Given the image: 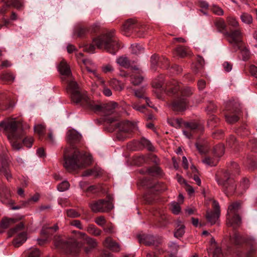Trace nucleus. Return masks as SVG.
I'll use <instances>...</instances> for the list:
<instances>
[{
    "label": "nucleus",
    "mask_w": 257,
    "mask_h": 257,
    "mask_svg": "<svg viewBox=\"0 0 257 257\" xmlns=\"http://www.w3.org/2000/svg\"><path fill=\"white\" fill-rule=\"evenodd\" d=\"M71 91L72 100L75 103H80L83 107L94 112H101L103 115V120L107 123H111L117 120V117L114 115L117 103L110 102L100 104L91 100L86 94L80 91L77 84L72 82L69 87Z\"/></svg>",
    "instance_id": "f257e3e1"
},
{
    "label": "nucleus",
    "mask_w": 257,
    "mask_h": 257,
    "mask_svg": "<svg viewBox=\"0 0 257 257\" xmlns=\"http://www.w3.org/2000/svg\"><path fill=\"white\" fill-rule=\"evenodd\" d=\"M67 141L72 147L80 142L81 136L77 132L69 130L67 133ZM64 167L69 171L84 168L91 163L92 157L85 152H80L74 147L66 149L63 154Z\"/></svg>",
    "instance_id": "f03ea898"
},
{
    "label": "nucleus",
    "mask_w": 257,
    "mask_h": 257,
    "mask_svg": "<svg viewBox=\"0 0 257 257\" xmlns=\"http://www.w3.org/2000/svg\"><path fill=\"white\" fill-rule=\"evenodd\" d=\"M168 94H175L179 92L180 96L174 99L170 104V107L175 111H183L186 109L188 101L187 97L192 94V91L190 87L182 88L181 84L176 80L169 82L166 87Z\"/></svg>",
    "instance_id": "7ed1b4c3"
},
{
    "label": "nucleus",
    "mask_w": 257,
    "mask_h": 257,
    "mask_svg": "<svg viewBox=\"0 0 257 257\" xmlns=\"http://www.w3.org/2000/svg\"><path fill=\"white\" fill-rule=\"evenodd\" d=\"M93 44L87 45L85 50L90 53H93L96 46L100 49H104L107 52L114 55L120 48V44L117 38L114 35V31L111 30L100 35L93 39Z\"/></svg>",
    "instance_id": "20e7f679"
},
{
    "label": "nucleus",
    "mask_w": 257,
    "mask_h": 257,
    "mask_svg": "<svg viewBox=\"0 0 257 257\" xmlns=\"http://www.w3.org/2000/svg\"><path fill=\"white\" fill-rule=\"evenodd\" d=\"M0 132L6 134L14 150H19L21 148V144L17 142L24 136L22 124L20 121L16 118H10L0 122Z\"/></svg>",
    "instance_id": "39448f33"
},
{
    "label": "nucleus",
    "mask_w": 257,
    "mask_h": 257,
    "mask_svg": "<svg viewBox=\"0 0 257 257\" xmlns=\"http://www.w3.org/2000/svg\"><path fill=\"white\" fill-rule=\"evenodd\" d=\"M55 245L57 247L62 249L65 253L75 255L78 253L82 243L73 238L67 241L58 238L55 241Z\"/></svg>",
    "instance_id": "423d86ee"
},
{
    "label": "nucleus",
    "mask_w": 257,
    "mask_h": 257,
    "mask_svg": "<svg viewBox=\"0 0 257 257\" xmlns=\"http://www.w3.org/2000/svg\"><path fill=\"white\" fill-rule=\"evenodd\" d=\"M241 204L239 202L231 203L228 207L226 224L228 226L235 228L239 226L241 223V218L238 214Z\"/></svg>",
    "instance_id": "0eeeda50"
},
{
    "label": "nucleus",
    "mask_w": 257,
    "mask_h": 257,
    "mask_svg": "<svg viewBox=\"0 0 257 257\" xmlns=\"http://www.w3.org/2000/svg\"><path fill=\"white\" fill-rule=\"evenodd\" d=\"M115 128H118L119 131L116 136L117 139L123 141L126 138L130 137V134L136 131L138 127L136 123L125 120L117 123Z\"/></svg>",
    "instance_id": "6e6552de"
},
{
    "label": "nucleus",
    "mask_w": 257,
    "mask_h": 257,
    "mask_svg": "<svg viewBox=\"0 0 257 257\" xmlns=\"http://www.w3.org/2000/svg\"><path fill=\"white\" fill-rule=\"evenodd\" d=\"M216 181L218 184L222 187V190L227 196L232 194L236 190V185L234 181L230 177V174L228 171L224 172L223 178H218L216 176Z\"/></svg>",
    "instance_id": "1a4fd4ad"
},
{
    "label": "nucleus",
    "mask_w": 257,
    "mask_h": 257,
    "mask_svg": "<svg viewBox=\"0 0 257 257\" xmlns=\"http://www.w3.org/2000/svg\"><path fill=\"white\" fill-rule=\"evenodd\" d=\"M58 70L62 75L61 79L62 81H66V82L68 83V85L66 88L67 92L70 95L71 98V91L69 89V85L70 84V83L72 82L75 83L77 84V87L79 88L80 91H81L77 82L73 80L72 78V74L70 69V67L65 61L63 60L60 62L58 66Z\"/></svg>",
    "instance_id": "9d476101"
},
{
    "label": "nucleus",
    "mask_w": 257,
    "mask_h": 257,
    "mask_svg": "<svg viewBox=\"0 0 257 257\" xmlns=\"http://www.w3.org/2000/svg\"><path fill=\"white\" fill-rule=\"evenodd\" d=\"M89 207L94 213H104L108 212L111 210L113 205L110 200L99 199L90 203Z\"/></svg>",
    "instance_id": "9b49d317"
},
{
    "label": "nucleus",
    "mask_w": 257,
    "mask_h": 257,
    "mask_svg": "<svg viewBox=\"0 0 257 257\" xmlns=\"http://www.w3.org/2000/svg\"><path fill=\"white\" fill-rule=\"evenodd\" d=\"M226 113L225 114L226 121L229 123H233L239 119L240 109L236 103L229 102L226 105Z\"/></svg>",
    "instance_id": "f8f14e48"
},
{
    "label": "nucleus",
    "mask_w": 257,
    "mask_h": 257,
    "mask_svg": "<svg viewBox=\"0 0 257 257\" xmlns=\"http://www.w3.org/2000/svg\"><path fill=\"white\" fill-rule=\"evenodd\" d=\"M184 125L186 130L183 131V133L189 139L194 138L195 134L201 133L204 130L203 125L195 121L184 122Z\"/></svg>",
    "instance_id": "ddd939ff"
},
{
    "label": "nucleus",
    "mask_w": 257,
    "mask_h": 257,
    "mask_svg": "<svg viewBox=\"0 0 257 257\" xmlns=\"http://www.w3.org/2000/svg\"><path fill=\"white\" fill-rule=\"evenodd\" d=\"M122 29L124 34L128 36L133 32L140 33L143 32L145 28L137 23L135 20L128 19L124 23Z\"/></svg>",
    "instance_id": "4468645a"
},
{
    "label": "nucleus",
    "mask_w": 257,
    "mask_h": 257,
    "mask_svg": "<svg viewBox=\"0 0 257 257\" xmlns=\"http://www.w3.org/2000/svg\"><path fill=\"white\" fill-rule=\"evenodd\" d=\"M225 35L230 38L228 40V42L233 44L234 49L236 51L240 49L242 34L239 29L232 30L230 32H226Z\"/></svg>",
    "instance_id": "2eb2a0df"
},
{
    "label": "nucleus",
    "mask_w": 257,
    "mask_h": 257,
    "mask_svg": "<svg viewBox=\"0 0 257 257\" xmlns=\"http://www.w3.org/2000/svg\"><path fill=\"white\" fill-rule=\"evenodd\" d=\"M8 164L5 152L0 148V172L3 173L7 179L9 181L12 178V176L8 167Z\"/></svg>",
    "instance_id": "dca6fc26"
},
{
    "label": "nucleus",
    "mask_w": 257,
    "mask_h": 257,
    "mask_svg": "<svg viewBox=\"0 0 257 257\" xmlns=\"http://www.w3.org/2000/svg\"><path fill=\"white\" fill-rule=\"evenodd\" d=\"M233 241L237 245L245 242L253 246L255 244V240L253 237H244L238 233H235L233 237Z\"/></svg>",
    "instance_id": "f3484780"
},
{
    "label": "nucleus",
    "mask_w": 257,
    "mask_h": 257,
    "mask_svg": "<svg viewBox=\"0 0 257 257\" xmlns=\"http://www.w3.org/2000/svg\"><path fill=\"white\" fill-rule=\"evenodd\" d=\"M73 232L77 233L79 235L80 237L83 238L85 240L86 243L89 245V247H85V250L87 253L89 252L92 248H93L97 246V243L96 240L94 239L87 237L85 233L76 231H74Z\"/></svg>",
    "instance_id": "a211bd4d"
},
{
    "label": "nucleus",
    "mask_w": 257,
    "mask_h": 257,
    "mask_svg": "<svg viewBox=\"0 0 257 257\" xmlns=\"http://www.w3.org/2000/svg\"><path fill=\"white\" fill-rule=\"evenodd\" d=\"M185 225L180 220H177L175 222V230L174 236L176 238H180L183 236L185 233Z\"/></svg>",
    "instance_id": "6ab92c4d"
},
{
    "label": "nucleus",
    "mask_w": 257,
    "mask_h": 257,
    "mask_svg": "<svg viewBox=\"0 0 257 257\" xmlns=\"http://www.w3.org/2000/svg\"><path fill=\"white\" fill-rule=\"evenodd\" d=\"M104 245L110 250L118 252L120 250L119 245L110 237H107L103 242Z\"/></svg>",
    "instance_id": "aec40b11"
},
{
    "label": "nucleus",
    "mask_w": 257,
    "mask_h": 257,
    "mask_svg": "<svg viewBox=\"0 0 257 257\" xmlns=\"http://www.w3.org/2000/svg\"><path fill=\"white\" fill-rule=\"evenodd\" d=\"M139 242L146 245L155 244V237L153 235L147 234H140L138 236Z\"/></svg>",
    "instance_id": "412c9836"
},
{
    "label": "nucleus",
    "mask_w": 257,
    "mask_h": 257,
    "mask_svg": "<svg viewBox=\"0 0 257 257\" xmlns=\"http://www.w3.org/2000/svg\"><path fill=\"white\" fill-rule=\"evenodd\" d=\"M141 173L144 174L145 172L141 170ZM145 173H147L149 175L154 176H162L163 175L162 170L158 166H154L149 167L146 169Z\"/></svg>",
    "instance_id": "4be33fe9"
},
{
    "label": "nucleus",
    "mask_w": 257,
    "mask_h": 257,
    "mask_svg": "<svg viewBox=\"0 0 257 257\" xmlns=\"http://www.w3.org/2000/svg\"><path fill=\"white\" fill-rule=\"evenodd\" d=\"M27 239V232L23 231L19 233L14 239V245L16 247H19L26 241Z\"/></svg>",
    "instance_id": "5701e85b"
},
{
    "label": "nucleus",
    "mask_w": 257,
    "mask_h": 257,
    "mask_svg": "<svg viewBox=\"0 0 257 257\" xmlns=\"http://www.w3.org/2000/svg\"><path fill=\"white\" fill-rule=\"evenodd\" d=\"M15 79V76L11 72H5L0 75V79L8 84L13 82Z\"/></svg>",
    "instance_id": "b1692460"
},
{
    "label": "nucleus",
    "mask_w": 257,
    "mask_h": 257,
    "mask_svg": "<svg viewBox=\"0 0 257 257\" xmlns=\"http://www.w3.org/2000/svg\"><path fill=\"white\" fill-rule=\"evenodd\" d=\"M195 146L199 152L201 154H205L209 150V147L207 142L203 141V142L198 141Z\"/></svg>",
    "instance_id": "393cba45"
},
{
    "label": "nucleus",
    "mask_w": 257,
    "mask_h": 257,
    "mask_svg": "<svg viewBox=\"0 0 257 257\" xmlns=\"http://www.w3.org/2000/svg\"><path fill=\"white\" fill-rule=\"evenodd\" d=\"M83 62L85 65L86 69L87 70V71L90 73H92L95 75V76L96 77V78H97L98 81L99 83H101L103 84L104 83V79L96 73L95 69H92L88 66V64L90 62V61L89 60L84 59L83 60Z\"/></svg>",
    "instance_id": "a878e982"
},
{
    "label": "nucleus",
    "mask_w": 257,
    "mask_h": 257,
    "mask_svg": "<svg viewBox=\"0 0 257 257\" xmlns=\"http://www.w3.org/2000/svg\"><path fill=\"white\" fill-rule=\"evenodd\" d=\"M116 62L119 66L125 68H128L131 66L130 61L125 56H120L118 57L116 60Z\"/></svg>",
    "instance_id": "bb28decb"
},
{
    "label": "nucleus",
    "mask_w": 257,
    "mask_h": 257,
    "mask_svg": "<svg viewBox=\"0 0 257 257\" xmlns=\"http://www.w3.org/2000/svg\"><path fill=\"white\" fill-rule=\"evenodd\" d=\"M220 214L212 211H207L206 217L208 221L211 224H214L219 217Z\"/></svg>",
    "instance_id": "cd10ccee"
},
{
    "label": "nucleus",
    "mask_w": 257,
    "mask_h": 257,
    "mask_svg": "<svg viewBox=\"0 0 257 257\" xmlns=\"http://www.w3.org/2000/svg\"><path fill=\"white\" fill-rule=\"evenodd\" d=\"M109 85L116 91H120L123 89L121 82L115 78H113L109 81Z\"/></svg>",
    "instance_id": "c85d7f7f"
},
{
    "label": "nucleus",
    "mask_w": 257,
    "mask_h": 257,
    "mask_svg": "<svg viewBox=\"0 0 257 257\" xmlns=\"http://www.w3.org/2000/svg\"><path fill=\"white\" fill-rule=\"evenodd\" d=\"M218 159L219 158L215 157V156H214L213 158L207 157L202 160V162L209 166H215L218 163Z\"/></svg>",
    "instance_id": "c756f323"
},
{
    "label": "nucleus",
    "mask_w": 257,
    "mask_h": 257,
    "mask_svg": "<svg viewBox=\"0 0 257 257\" xmlns=\"http://www.w3.org/2000/svg\"><path fill=\"white\" fill-rule=\"evenodd\" d=\"M214 25L220 32H222L226 29V24L222 18H217L214 22Z\"/></svg>",
    "instance_id": "7c9ffc66"
},
{
    "label": "nucleus",
    "mask_w": 257,
    "mask_h": 257,
    "mask_svg": "<svg viewBox=\"0 0 257 257\" xmlns=\"http://www.w3.org/2000/svg\"><path fill=\"white\" fill-rule=\"evenodd\" d=\"M227 145L231 148L234 150H238L237 146L238 145L236 139L233 136H230L227 140Z\"/></svg>",
    "instance_id": "2f4dec72"
},
{
    "label": "nucleus",
    "mask_w": 257,
    "mask_h": 257,
    "mask_svg": "<svg viewBox=\"0 0 257 257\" xmlns=\"http://www.w3.org/2000/svg\"><path fill=\"white\" fill-rule=\"evenodd\" d=\"M224 152V147L222 144H219L216 146L213 150L214 156L217 157L218 158L222 156Z\"/></svg>",
    "instance_id": "473e14b6"
},
{
    "label": "nucleus",
    "mask_w": 257,
    "mask_h": 257,
    "mask_svg": "<svg viewBox=\"0 0 257 257\" xmlns=\"http://www.w3.org/2000/svg\"><path fill=\"white\" fill-rule=\"evenodd\" d=\"M24 228V224L22 222L18 224L15 227L11 228L8 231V234L10 237L13 235L15 233L22 230Z\"/></svg>",
    "instance_id": "72a5a7b5"
},
{
    "label": "nucleus",
    "mask_w": 257,
    "mask_h": 257,
    "mask_svg": "<svg viewBox=\"0 0 257 257\" xmlns=\"http://www.w3.org/2000/svg\"><path fill=\"white\" fill-rule=\"evenodd\" d=\"M87 231L89 233L95 236H99L101 233V231L93 224L89 225Z\"/></svg>",
    "instance_id": "f704fd0d"
},
{
    "label": "nucleus",
    "mask_w": 257,
    "mask_h": 257,
    "mask_svg": "<svg viewBox=\"0 0 257 257\" xmlns=\"http://www.w3.org/2000/svg\"><path fill=\"white\" fill-rule=\"evenodd\" d=\"M100 171L97 169L93 168L91 169H88L85 171L82 176L84 177H87L90 176H93L95 177H98L100 174Z\"/></svg>",
    "instance_id": "c9c22d12"
},
{
    "label": "nucleus",
    "mask_w": 257,
    "mask_h": 257,
    "mask_svg": "<svg viewBox=\"0 0 257 257\" xmlns=\"http://www.w3.org/2000/svg\"><path fill=\"white\" fill-rule=\"evenodd\" d=\"M173 80H172V81ZM171 81H172V80H171ZM170 82H171V81H170ZM169 82H170V81H169ZM168 83H169V82L166 84H167ZM164 80L163 79V77H161L160 78V79H159V80H155L153 82L152 85L154 87H155L158 89L162 88L163 90L164 89L165 91L167 92V91L166 90V88H165L164 86ZM165 87H166V86H165Z\"/></svg>",
    "instance_id": "e433bc0d"
},
{
    "label": "nucleus",
    "mask_w": 257,
    "mask_h": 257,
    "mask_svg": "<svg viewBox=\"0 0 257 257\" xmlns=\"http://www.w3.org/2000/svg\"><path fill=\"white\" fill-rule=\"evenodd\" d=\"M160 57L156 54L153 55L151 57V68L154 71H156L159 60Z\"/></svg>",
    "instance_id": "4c0bfd02"
},
{
    "label": "nucleus",
    "mask_w": 257,
    "mask_h": 257,
    "mask_svg": "<svg viewBox=\"0 0 257 257\" xmlns=\"http://www.w3.org/2000/svg\"><path fill=\"white\" fill-rule=\"evenodd\" d=\"M169 61L165 57H160L158 67L164 69H168L169 67Z\"/></svg>",
    "instance_id": "58836bf2"
},
{
    "label": "nucleus",
    "mask_w": 257,
    "mask_h": 257,
    "mask_svg": "<svg viewBox=\"0 0 257 257\" xmlns=\"http://www.w3.org/2000/svg\"><path fill=\"white\" fill-rule=\"evenodd\" d=\"M144 77L141 75L132 74L131 76V81L134 85H138L143 81Z\"/></svg>",
    "instance_id": "ea45409f"
},
{
    "label": "nucleus",
    "mask_w": 257,
    "mask_h": 257,
    "mask_svg": "<svg viewBox=\"0 0 257 257\" xmlns=\"http://www.w3.org/2000/svg\"><path fill=\"white\" fill-rule=\"evenodd\" d=\"M240 19L243 23L246 24H250L252 22V16L246 13H243L241 15Z\"/></svg>",
    "instance_id": "a19ab883"
},
{
    "label": "nucleus",
    "mask_w": 257,
    "mask_h": 257,
    "mask_svg": "<svg viewBox=\"0 0 257 257\" xmlns=\"http://www.w3.org/2000/svg\"><path fill=\"white\" fill-rule=\"evenodd\" d=\"M140 144L150 151H153L155 149L150 141L144 138L141 139Z\"/></svg>",
    "instance_id": "79ce46f5"
},
{
    "label": "nucleus",
    "mask_w": 257,
    "mask_h": 257,
    "mask_svg": "<svg viewBox=\"0 0 257 257\" xmlns=\"http://www.w3.org/2000/svg\"><path fill=\"white\" fill-rule=\"evenodd\" d=\"M249 186V180L246 178L243 179L238 187V190H240V193H242L243 191H245L248 188Z\"/></svg>",
    "instance_id": "37998d69"
},
{
    "label": "nucleus",
    "mask_w": 257,
    "mask_h": 257,
    "mask_svg": "<svg viewBox=\"0 0 257 257\" xmlns=\"http://www.w3.org/2000/svg\"><path fill=\"white\" fill-rule=\"evenodd\" d=\"M77 36L79 37H82L87 34H89L88 27H79L75 32Z\"/></svg>",
    "instance_id": "c03bdc74"
},
{
    "label": "nucleus",
    "mask_w": 257,
    "mask_h": 257,
    "mask_svg": "<svg viewBox=\"0 0 257 257\" xmlns=\"http://www.w3.org/2000/svg\"><path fill=\"white\" fill-rule=\"evenodd\" d=\"M168 122L172 126L176 128H179L180 127L182 123V119L179 118H172L168 119Z\"/></svg>",
    "instance_id": "a18cd8bd"
},
{
    "label": "nucleus",
    "mask_w": 257,
    "mask_h": 257,
    "mask_svg": "<svg viewBox=\"0 0 257 257\" xmlns=\"http://www.w3.org/2000/svg\"><path fill=\"white\" fill-rule=\"evenodd\" d=\"M14 221L13 219L5 218L0 223V227L2 229L8 228Z\"/></svg>",
    "instance_id": "49530a36"
},
{
    "label": "nucleus",
    "mask_w": 257,
    "mask_h": 257,
    "mask_svg": "<svg viewBox=\"0 0 257 257\" xmlns=\"http://www.w3.org/2000/svg\"><path fill=\"white\" fill-rule=\"evenodd\" d=\"M132 53L134 54H139L144 51V48L140 44L132 45L131 46Z\"/></svg>",
    "instance_id": "de8ad7c7"
},
{
    "label": "nucleus",
    "mask_w": 257,
    "mask_h": 257,
    "mask_svg": "<svg viewBox=\"0 0 257 257\" xmlns=\"http://www.w3.org/2000/svg\"><path fill=\"white\" fill-rule=\"evenodd\" d=\"M171 209L175 214H178L181 211V207L179 204L176 202H173L171 203Z\"/></svg>",
    "instance_id": "09e8293b"
},
{
    "label": "nucleus",
    "mask_w": 257,
    "mask_h": 257,
    "mask_svg": "<svg viewBox=\"0 0 257 257\" xmlns=\"http://www.w3.org/2000/svg\"><path fill=\"white\" fill-rule=\"evenodd\" d=\"M45 130V126L42 124H37L34 127L35 132L40 137L44 136Z\"/></svg>",
    "instance_id": "8fccbe9b"
},
{
    "label": "nucleus",
    "mask_w": 257,
    "mask_h": 257,
    "mask_svg": "<svg viewBox=\"0 0 257 257\" xmlns=\"http://www.w3.org/2000/svg\"><path fill=\"white\" fill-rule=\"evenodd\" d=\"M226 21L228 25L233 28H236L239 26L238 22L234 17L229 16L227 18Z\"/></svg>",
    "instance_id": "3c124183"
},
{
    "label": "nucleus",
    "mask_w": 257,
    "mask_h": 257,
    "mask_svg": "<svg viewBox=\"0 0 257 257\" xmlns=\"http://www.w3.org/2000/svg\"><path fill=\"white\" fill-rule=\"evenodd\" d=\"M7 5L9 7H13L17 9H20L22 7L21 3L18 0L7 1Z\"/></svg>",
    "instance_id": "603ef678"
},
{
    "label": "nucleus",
    "mask_w": 257,
    "mask_h": 257,
    "mask_svg": "<svg viewBox=\"0 0 257 257\" xmlns=\"http://www.w3.org/2000/svg\"><path fill=\"white\" fill-rule=\"evenodd\" d=\"M100 27V24L95 23L88 28L89 33L90 34H95L98 32Z\"/></svg>",
    "instance_id": "864d4df0"
},
{
    "label": "nucleus",
    "mask_w": 257,
    "mask_h": 257,
    "mask_svg": "<svg viewBox=\"0 0 257 257\" xmlns=\"http://www.w3.org/2000/svg\"><path fill=\"white\" fill-rule=\"evenodd\" d=\"M70 184L67 181H64L57 186V189L59 191H65L69 189Z\"/></svg>",
    "instance_id": "5fc2aeb1"
},
{
    "label": "nucleus",
    "mask_w": 257,
    "mask_h": 257,
    "mask_svg": "<svg viewBox=\"0 0 257 257\" xmlns=\"http://www.w3.org/2000/svg\"><path fill=\"white\" fill-rule=\"evenodd\" d=\"M211 10L215 15L217 16H223L224 14V11L222 9L217 5H213Z\"/></svg>",
    "instance_id": "6e6d98bb"
},
{
    "label": "nucleus",
    "mask_w": 257,
    "mask_h": 257,
    "mask_svg": "<svg viewBox=\"0 0 257 257\" xmlns=\"http://www.w3.org/2000/svg\"><path fill=\"white\" fill-rule=\"evenodd\" d=\"M66 212L67 216L71 218H77L80 216V214L73 209H67Z\"/></svg>",
    "instance_id": "4d7b16f0"
},
{
    "label": "nucleus",
    "mask_w": 257,
    "mask_h": 257,
    "mask_svg": "<svg viewBox=\"0 0 257 257\" xmlns=\"http://www.w3.org/2000/svg\"><path fill=\"white\" fill-rule=\"evenodd\" d=\"M41 254L40 251L38 248H32L28 253L27 257H39Z\"/></svg>",
    "instance_id": "13d9d810"
},
{
    "label": "nucleus",
    "mask_w": 257,
    "mask_h": 257,
    "mask_svg": "<svg viewBox=\"0 0 257 257\" xmlns=\"http://www.w3.org/2000/svg\"><path fill=\"white\" fill-rule=\"evenodd\" d=\"M101 70L103 73H107L113 71L114 68L110 64H106L101 66Z\"/></svg>",
    "instance_id": "bf43d9fd"
},
{
    "label": "nucleus",
    "mask_w": 257,
    "mask_h": 257,
    "mask_svg": "<svg viewBox=\"0 0 257 257\" xmlns=\"http://www.w3.org/2000/svg\"><path fill=\"white\" fill-rule=\"evenodd\" d=\"M135 96L140 98H145V91L144 88H141L138 89L134 90Z\"/></svg>",
    "instance_id": "052dcab7"
},
{
    "label": "nucleus",
    "mask_w": 257,
    "mask_h": 257,
    "mask_svg": "<svg viewBox=\"0 0 257 257\" xmlns=\"http://www.w3.org/2000/svg\"><path fill=\"white\" fill-rule=\"evenodd\" d=\"M58 229V226L57 224H55L54 226L53 227H43V229H42L41 230V234H45V235H48L49 236V230L50 229H53L55 231H56V230H57Z\"/></svg>",
    "instance_id": "680f3d73"
},
{
    "label": "nucleus",
    "mask_w": 257,
    "mask_h": 257,
    "mask_svg": "<svg viewBox=\"0 0 257 257\" xmlns=\"http://www.w3.org/2000/svg\"><path fill=\"white\" fill-rule=\"evenodd\" d=\"M176 51L177 54L181 57H184L186 55V51L185 48L182 46H178Z\"/></svg>",
    "instance_id": "e2e57ef3"
},
{
    "label": "nucleus",
    "mask_w": 257,
    "mask_h": 257,
    "mask_svg": "<svg viewBox=\"0 0 257 257\" xmlns=\"http://www.w3.org/2000/svg\"><path fill=\"white\" fill-rule=\"evenodd\" d=\"M95 222L97 225L103 226L106 223V220L103 216H100L96 218Z\"/></svg>",
    "instance_id": "0e129e2a"
},
{
    "label": "nucleus",
    "mask_w": 257,
    "mask_h": 257,
    "mask_svg": "<svg viewBox=\"0 0 257 257\" xmlns=\"http://www.w3.org/2000/svg\"><path fill=\"white\" fill-rule=\"evenodd\" d=\"M101 189V186H95V185H92L89 186L87 189V191L88 192H91L93 193H96L100 191Z\"/></svg>",
    "instance_id": "69168bd1"
},
{
    "label": "nucleus",
    "mask_w": 257,
    "mask_h": 257,
    "mask_svg": "<svg viewBox=\"0 0 257 257\" xmlns=\"http://www.w3.org/2000/svg\"><path fill=\"white\" fill-rule=\"evenodd\" d=\"M103 230L106 233H110V234L113 233L115 232L114 226L111 223L108 224L106 226H105L103 228Z\"/></svg>",
    "instance_id": "338daca9"
},
{
    "label": "nucleus",
    "mask_w": 257,
    "mask_h": 257,
    "mask_svg": "<svg viewBox=\"0 0 257 257\" xmlns=\"http://www.w3.org/2000/svg\"><path fill=\"white\" fill-rule=\"evenodd\" d=\"M33 141L34 140L32 137L26 138L23 140V143L27 147L31 148Z\"/></svg>",
    "instance_id": "774afa93"
}]
</instances>
